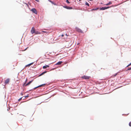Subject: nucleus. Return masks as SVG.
<instances>
[{"instance_id": "f257e3e1", "label": "nucleus", "mask_w": 131, "mask_h": 131, "mask_svg": "<svg viewBox=\"0 0 131 131\" xmlns=\"http://www.w3.org/2000/svg\"><path fill=\"white\" fill-rule=\"evenodd\" d=\"M66 40V48H69L71 45V40L69 39H67Z\"/></svg>"}, {"instance_id": "f03ea898", "label": "nucleus", "mask_w": 131, "mask_h": 131, "mask_svg": "<svg viewBox=\"0 0 131 131\" xmlns=\"http://www.w3.org/2000/svg\"><path fill=\"white\" fill-rule=\"evenodd\" d=\"M31 11L33 13H35L36 14H37V11L34 8H32L31 9Z\"/></svg>"}, {"instance_id": "7ed1b4c3", "label": "nucleus", "mask_w": 131, "mask_h": 131, "mask_svg": "<svg viewBox=\"0 0 131 131\" xmlns=\"http://www.w3.org/2000/svg\"><path fill=\"white\" fill-rule=\"evenodd\" d=\"M90 78V77H89L86 75H84L82 77V78L85 79L86 80L89 79Z\"/></svg>"}, {"instance_id": "20e7f679", "label": "nucleus", "mask_w": 131, "mask_h": 131, "mask_svg": "<svg viewBox=\"0 0 131 131\" xmlns=\"http://www.w3.org/2000/svg\"><path fill=\"white\" fill-rule=\"evenodd\" d=\"M35 28L34 27H32L31 30V32L32 34H33L34 33H35Z\"/></svg>"}, {"instance_id": "39448f33", "label": "nucleus", "mask_w": 131, "mask_h": 131, "mask_svg": "<svg viewBox=\"0 0 131 131\" xmlns=\"http://www.w3.org/2000/svg\"><path fill=\"white\" fill-rule=\"evenodd\" d=\"M9 81V79H7L6 80H5V84H8Z\"/></svg>"}, {"instance_id": "423d86ee", "label": "nucleus", "mask_w": 131, "mask_h": 131, "mask_svg": "<svg viewBox=\"0 0 131 131\" xmlns=\"http://www.w3.org/2000/svg\"><path fill=\"white\" fill-rule=\"evenodd\" d=\"M76 30L77 31H78V32H82V30L78 28H76Z\"/></svg>"}, {"instance_id": "0eeeda50", "label": "nucleus", "mask_w": 131, "mask_h": 131, "mask_svg": "<svg viewBox=\"0 0 131 131\" xmlns=\"http://www.w3.org/2000/svg\"><path fill=\"white\" fill-rule=\"evenodd\" d=\"M45 85V84H42V85H40L38 86H37V87H36L35 88H34V89H36V88H38L41 87L42 86H44Z\"/></svg>"}, {"instance_id": "6e6552de", "label": "nucleus", "mask_w": 131, "mask_h": 131, "mask_svg": "<svg viewBox=\"0 0 131 131\" xmlns=\"http://www.w3.org/2000/svg\"><path fill=\"white\" fill-rule=\"evenodd\" d=\"M62 61H59L58 62H57V63H56L55 64V65H57L61 64L62 63Z\"/></svg>"}, {"instance_id": "1a4fd4ad", "label": "nucleus", "mask_w": 131, "mask_h": 131, "mask_svg": "<svg viewBox=\"0 0 131 131\" xmlns=\"http://www.w3.org/2000/svg\"><path fill=\"white\" fill-rule=\"evenodd\" d=\"M73 8L72 7L66 6V9H72Z\"/></svg>"}, {"instance_id": "9d476101", "label": "nucleus", "mask_w": 131, "mask_h": 131, "mask_svg": "<svg viewBox=\"0 0 131 131\" xmlns=\"http://www.w3.org/2000/svg\"><path fill=\"white\" fill-rule=\"evenodd\" d=\"M112 2H109L108 3H107V4H104V5L106 6L109 5H111V4H112Z\"/></svg>"}, {"instance_id": "9b49d317", "label": "nucleus", "mask_w": 131, "mask_h": 131, "mask_svg": "<svg viewBox=\"0 0 131 131\" xmlns=\"http://www.w3.org/2000/svg\"><path fill=\"white\" fill-rule=\"evenodd\" d=\"M32 81H33V80H32L31 81H29L28 83L27 84L25 85V86H27L29 85L31 83H32Z\"/></svg>"}, {"instance_id": "f8f14e48", "label": "nucleus", "mask_w": 131, "mask_h": 131, "mask_svg": "<svg viewBox=\"0 0 131 131\" xmlns=\"http://www.w3.org/2000/svg\"><path fill=\"white\" fill-rule=\"evenodd\" d=\"M106 9V7H103L100 8V10H104Z\"/></svg>"}, {"instance_id": "ddd939ff", "label": "nucleus", "mask_w": 131, "mask_h": 131, "mask_svg": "<svg viewBox=\"0 0 131 131\" xmlns=\"http://www.w3.org/2000/svg\"><path fill=\"white\" fill-rule=\"evenodd\" d=\"M49 65H46V66H44L43 67V68L45 69L47 68V67H49Z\"/></svg>"}, {"instance_id": "4468645a", "label": "nucleus", "mask_w": 131, "mask_h": 131, "mask_svg": "<svg viewBox=\"0 0 131 131\" xmlns=\"http://www.w3.org/2000/svg\"><path fill=\"white\" fill-rule=\"evenodd\" d=\"M33 63H31L30 64H28L26 65V67H29L31 65H32V64H33Z\"/></svg>"}, {"instance_id": "2eb2a0df", "label": "nucleus", "mask_w": 131, "mask_h": 131, "mask_svg": "<svg viewBox=\"0 0 131 131\" xmlns=\"http://www.w3.org/2000/svg\"><path fill=\"white\" fill-rule=\"evenodd\" d=\"M35 34H40L41 33L38 31H36L35 33Z\"/></svg>"}, {"instance_id": "dca6fc26", "label": "nucleus", "mask_w": 131, "mask_h": 131, "mask_svg": "<svg viewBox=\"0 0 131 131\" xmlns=\"http://www.w3.org/2000/svg\"><path fill=\"white\" fill-rule=\"evenodd\" d=\"M46 72H47L46 71H45V72H43V73H41V74H40V75H39V76H41L42 75H43V74L46 73Z\"/></svg>"}, {"instance_id": "f3484780", "label": "nucleus", "mask_w": 131, "mask_h": 131, "mask_svg": "<svg viewBox=\"0 0 131 131\" xmlns=\"http://www.w3.org/2000/svg\"><path fill=\"white\" fill-rule=\"evenodd\" d=\"M49 2H50L51 3H52V4H54V5H56L55 3H54L53 2H52V1H50V0H49Z\"/></svg>"}, {"instance_id": "a211bd4d", "label": "nucleus", "mask_w": 131, "mask_h": 131, "mask_svg": "<svg viewBox=\"0 0 131 131\" xmlns=\"http://www.w3.org/2000/svg\"><path fill=\"white\" fill-rule=\"evenodd\" d=\"M99 9V8H96V9L93 8V9H92L91 10V11H93V10H97V9Z\"/></svg>"}, {"instance_id": "6ab92c4d", "label": "nucleus", "mask_w": 131, "mask_h": 131, "mask_svg": "<svg viewBox=\"0 0 131 131\" xmlns=\"http://www.w3.org/2000/svg\"><path fill=\"white\" fill-rule=\"evenodd\" d=\"M85 4L86 5H88V6H89V4L87 2H86Z\"/></svg>"}, {"instance_id": "aec40b11", "label": "nucleus", "mask_w": 131, "mask_h": 131, "mask_svg": "<svg viewBox=\"0 0 131 131\" xmlns=\"http://www.w3.org/2000/svg\"><path fill=\"white\" fill-rule=\"evenodd\" d=\"M23 97H21V98H20V99H19L18 100V101H21V100L22 99V98H23Z\"/></svg>"}, {"instance_id": "412c9836", "label": "nucleus", "mask_w": 131, "mask_h": 131, "mask_svg": "<svg viewBox=\"0 0 131 131\" xmlns=\"http://www.w3.org/2000/svg\"><path fill=\"white\" fill-rule=\"evenodd\" d=\"M129 126H131V122H130L129 124Z\"/></svg>"}, {"instance_id": "4be33fe9", "label": "nucleus", "mask_w": 131, "mask_h": 131, "mask_svg": "<svg viewBox=\"0 0 131 131\" xmlns=\"http://www.w3.org/2000/svg\"><path fill=\"white\" fill-rule=\"evenodd\" d=\"M66 2L68 3L69 4L70 3V2L68 0H66Z\"/></svg>"}, {"instance_id": "5701e85b", "label": "nucleus", "mask_w": 131, "mask_h": 131, "mask_svg": "<svg viewBox=\"0 0 131 131\" xmlns=\"http://www.w3.org/2000/svg\"><path fill=\"white\" fill-rule=\"evenodd\" d=\"M110 7H109V6L107 7H106V9H107L109 8Z\"/></svg>"}, {"instance_id": "b1692460", "label": "nucleus", "mask_w": 131, "mask_h": 131, "mask_svg": "<svg viewBox=\"0 0 131 131\" xmlns=\"http://www.w3.org/2000/svg\"><path fill=\"white\" fill-rule=\"evenodd\" d=\"M24 97L25 98H26V97H29L28 95H27L26 96H24Z\"/></svg>"}, {"instance_id": "393cba45", "label": "nucleus", "mask_w": 131, "mask_h": 131, "mask_svg": "<svg viewBox=\"0 0 131 131\" xmlns=\"http://www.w3.org/2000/svg\"><path fill=\"white\" fill-rule=\"evenodd\" d=\"M130 65H131V62L127 66V67H128Z\"/></svg>"}, {"instance_id": "a878e982", "label": "nucleus", "mask_w": 131, "mask_h": 131, "mask_svg": "<svg viewBox=\"0 0 131 131\" xmlns=\"http://www.w3.org/2000/svg\"><path fill=\"white\" fill-rule=\"evenodd\" d=\"M131 70V67L130 68H129L127 70Z\"/></svg>"}, {"instance_id": "bb28decb", "label": "nucleus", "mask_w": 131, "mask_h": 131, "mask_svg": "<svg viewBox=\"0 0 131 131\" xmlns=\"http://www.w3.org/2000/svg\"><path fill=\"white\" fill-rule=\"evenodd\" d=\"M117 74V73H116V74H115L114 75H113V76L114 77H115Z\"/></svg>"}, {"instance_id": "cd10ccee", "label": "nucleus", "mask_w": 131, "mask_h": 131, "mask_svg": "<svg viewBox=\"0 0 131 131\" xmlns=\"http://www.w3.org/2000/svg\"><path fill=\"white\" fill-rule=\"evenodd\" d=\"M42 32H43V33L47 32L45 31H42Z\"/></svg>"}, {"instance_id": "c85d7f7f", "label": "nucleus", "mask_w": 131, "mask_h": 131, "mask_svg": "<svg viewBox=\"0 0 131 131\" xmlns=\"http://www.w3.org/2000/svg\"><path fill=\"white\" fill-rule=\"evenodd\" d=\"M21 95H23V93H21Z\"/></svg>"}, {"instance_id": "c756f323", "label": "nucleus", "mask_w": 131, "mask_h": 131, "mask_svg": "<svg viewBox=\"0 0 131 131\" xmlns=\"http://www.w3.org/2000/svg\"><path fill=\"white\" fill-rule=\"evenodd\" d=\"M37 2H39V0H35Z\"/></svg>"}, {"instance_id": "7c9ffc66", "label": "nucleus", "mask_w": 131, "mask_h": 131, "mask_svg": "<svg viewBox=\"0 0 131 131\" xmlns=\"http://www.w3.org/2000/svg\"><path fill=\"white\" fill-rule=\"evenodd\" d=\"M63 36H64V35H61V36H62V37H63Z\"/></svg>"}, {"instance_id": "2f4dec72", "label": "nucleus", "mask_w": 131, "mask_h": 131, "mask_svg": "<svg viewBox=\"0 0 131 131\" xmlns=\"http://www.w3.org/2000/svg\"><path fill=\"white\" fill-rule=\"evenodd\" d=\"M64 8H66V6H64L63 7Z\"/></svg>"}, {"instance_id": "473e14b6", "label": "nucleus", "mask_w": 131, "mask_h": 131, "mask_svg": "<svg viewBox=\"0 0 131 131\" xmlns=\"http://www.w3.org/2000/svg\"><path fill=\"white\" fill-rule=\"evenodd\" d=\"M89 0L90 1H93V0Z\"/></svg>"}, {"instance_id": "72a5a7b5", "label": "nucleus", "mask_w": 131, "mask_h": 131, "mask_svg": "<svg viewBox=\"0 0 131 131\" xmlns=\"http://www.w3.org/2000/svg\"><path fill=\"white\" fill-rule=\"evenodd\" d=\"M79 1H81V0H79Z\"/></svg>"}, {"instance_id": "f704fd0d", "label": "nucleus", "mask_w": 131, "mask_h": 131, "mask_svg": "<svg viewBox=\"0 0 131 131\" xmlns=\"http://www.w3.org/2000/svg\"><path fill=\"white\" fill-rule=\"evenodd\" d=\"M27 79H26V82L27 81Z\"/></svg>"}]
</instances>
